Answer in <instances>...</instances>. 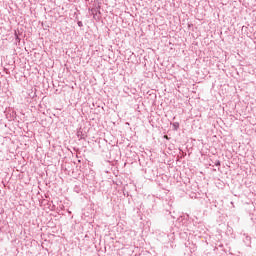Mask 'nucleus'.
Wrapping results in <instances>:
<instances>
[{
    "mask_svg": "<svg viewBox=\"0 0 256 256\" xmlns=\"http://www.w3.org/2000/svg\"><path fill=\"white\" fill-rule=\"evenodd\" d=\"M83 26V22L79 21L78 22V27H82Z\"/></svg>",
    "mask_w": 256,
    "mask_h": 256,
    "instance_id": "nucleus-1",
    "label": "nucleus"
},
{
    "mask_svg": "<svg viewBox=\"0 0 256 256\" xmlns=\"http://www.w3.org/2000/svg\"><path fill=\"white\" fill-rule=\"evenodd\" d=\"M216 165H221V162L218 161V162L216 163Z\"/></svg>",
    "mask_w": 256,
    "mask_h": 256,
    "instance_id": "nucleus-2",
    "label": "nucleus"
},
{
    "mask_svg": "<svg viewBox=\"0 0 256 256\" xmlns=\"http://www.w3.org/2000/svg\"><path fill=\"white\" fill-rule=\"evenodd\" d=\"M16 39H19V36H17V34H16Z\"/></svg>",
    "mask_w": 256,
    "mask_h": 256,
    "instance_id": "nucleus-3",
    "label": "nucleus"
}]
</instances>
